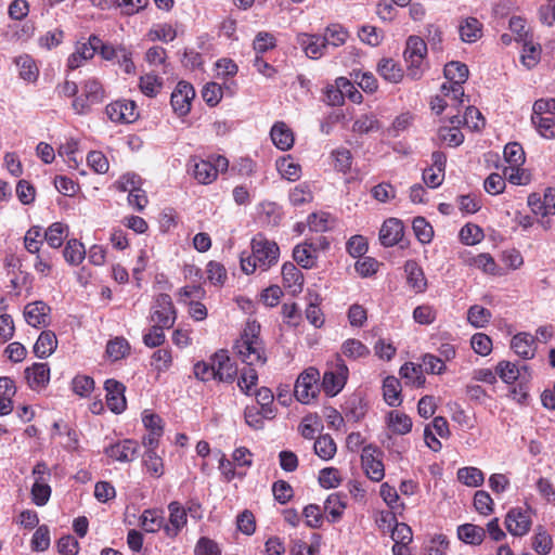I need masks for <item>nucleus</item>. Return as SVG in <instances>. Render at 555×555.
<instances>
[{
	"label": "nucleus",
	"mask_w": 555,
	"mask_h": 555,
	"mask_svg": "<svg viewBox=\"0 0 555 555\" xmlns=\"http://www.w3.org/2000/svg\"><path fill=\"white\" fill-rule=\"evenodd\" d=\"M349 370L344 360L338 356L335 362L328 367L322 379V388L330 397L336 396L344 388Z\"/></svg>",
	"instance_id": "39448f33"
},
{
	"label": "nucleus",
	"mask_w": 555,
	"mask_h": 555,
	"mask_svg": "<svg viewBox=\"0 0 555 555\" xmlns=\"http://www.w3.org/2000/svg\"><path fill=\"white\" fill-rule=\"evenodd\" d=\"M279 256L278 244L259 233L251 240V253L241 255V268L246 274L254 273L257 268L267 271L278 262Z\"/></svg>",
	"instance_id": "f257e3e1"
},
{
	"label": "nucleus",
	"mask_w": 555,
	"mask_h": 555,
	"mask_svg": "<svg viewBox=\"0 0 555 555\" xmlns=\"http://www.w3.org/2000/svg\"><path fill=\"white\" fill-rule=\"evenodd\" d=\"M504 159L511 168H520L526 160L522 146L518 142H509L503 151Z\"/></svg>",
	"instance_id": "a19ab883"
},
{
	"label": "nucleus",
	"mask_w": 555,
	"mask_h": 555,
	"mask_svg": "<svg viewBox=\"0 0 555 555\" xmlns=\"http://www.w3.org/2000/svg\"><path fill=\"white\" fill-rule=\"evenodd\" d=\"M320 372L315 367L306 369L295 383V396L304 404L310 403L319 393Z\"/></svg>",
	"instance_id": "20e7f679"
},
{
	"label": "nucleus",
	"mask_w": 555,
	"mask_h": 555,
	"mask_svg": "<svg viewBox=\"0 0 555 555\" xmlns=\"http://www.w3.org/2000/svg\"><path fill=\"white\" fill-rule=\"evenodd\" d=\"M163 86L162 78L153 74H146L140 78V89L150 98L156 96Z\"/></svg>",
	"instance_id": "680f3d73"
},
{
	"label": "nucleus",
	"mask_w": 555,
	"mask_h": 555,
	"mask_svg": "<svg viewBox=\"0 0 555 555\" xmlns=\"http://www.w3.org/2000/svg\"><path fill=\"white\" fill-rule=\"evenodd\" d=\"M491 312L487 308L474 305L467 311V320L475 328L485 327L491 319Z\"/></svg>",
	"instance_id": "de8ad7c7"
},
{
	"label": "nucleus",
	"mask_w": 555,
	"mask_h": 555,
	"mask_svg": "<svg viewBox=\"0 0 555 555\" xmlns=\"http://www.w3.org/2000/svg\"><path fill=\"white\" fill-rule=\"evenodd\" d=\"M412 228L416 238L422 244H428L431 242L434 237V229L424 217L414 218Z\"/></svg>",
	"instance_id": "5fc2aeb1"
},
{
	"label": "nucleus",
	"mask_w": 555,
	"mask_h": 555,
	"mask_svg": "<svg viewBox=\"0 0 555 555\" xmlns=\"http://www.w3.org/2000/svg\"><path fill=\"white\" fill-rule=\"evenodd\" d=\"M30 546L35 552H43L49 548L50 530L47 525H41L36 529L30 541Z\"/></svg>",
	"instance_id": "052dcab7"
},
{
	"label": "nucleus",
	"mask_w": 555,
	"mask_h": 555,
	"mask_svg": "<svg viewBox=\"0 0 555 555\" xmlns=\"http://www.w3.org/2000/svg\"><path fill=\"white\" fill-rule=\"evenodd\" d=\"M427 44L424 39L418 36H410L406 39L405 49L403 52L404 57H426Z\"/></svg>",
	"instance_id": "8fccbe9b"
},
{
	"label": "nucleus",
	"mask_w": 555,
	"mask_h": 555,
	"mask_svg": "<svg viewBox=\"0 0 555 555\" xmlns=\"http://www.w3.org/2000/svg\"><path fill=\"white\" fill-rule=\"evenodd\" d=\"M63 257L69 266H78L86 257V248L78 240H68L63 249Z\"/></svg>",
	"instance_id": "2f4dec72"
},
{
	"label": "nucleus",
	"mask_w": 555,
	"mask_h": 555,
	"mask_svg": "<svg viewBox=\"0 0 555 555\" xmlns=\"http://www.w3.org/2000/svg\"><path fill=\"white\" fill-rule=\"evenodd\" d=\"M56 347L57 338L54 332L43 331L35 343L34 353L40 359H46L55 351Z\"/></svg>",
	"instance_id": "a878e982"
},
{
	"label": "nucleus",
	"mask_w": 555,
	"mask_h": 555,
	"mask_svg": "<svg viewBox=\"0 0 555 555\" xmlns=\"http://www.w3.org/2000/svg\"><path fill=\"white\" fill-rule=\"evenodd\" d=\"M314 452L322 460L328 461L336 453V443L330 435L320 436L314 442Z\"/></svg>",
	"instance_id": "a18cd8bd"
},
{
	"label": "nucleus",
	"mask_w": 555,
	"mask_h": 555,
	"mask_svg": "<svg viewBox=\"0 0 555 555\" xmlns=\"http://www.w3.org/2000/svg\"><path fill=\"white\" fill-rule=\"evenodd\" d=\"M139 453V443L133 439H122L104 448V454L119 463L132 462Z\"/></svg>",
	"instance_id": "9d476101"
},
{
	"label": "nucleus",
	"mask_w": 555,
	"mask_h": 555,
	"mask_svg": "<svg viewBox=\"0 0 555 555\" xmlns=\"http://www.w3.org/2000/svg\"><path fill=\"white\" fill-rule=\"evenodd\" d=\"M293 258L300 267L311 269L317 263L318 247L308 242L299 244L293 250Z\"/></svg>",
	"instance_id": "4be33fe9"
},
{
	"label": "nucleus",
	"mask_w": 555,
	"mask_h": 555,
	"mask_svg": "<svg viewBox=\"0 0 555 555\" xmlns=\"http://www.w3.org/2000/svg\"><path fill=\"white\" fill-rule=\"evenodd\" d=\"M322 36L325 39L327 49H330L343 46L347 41L349 34L341 25L332 24L325 28Z\"/></svg>",
	"instance_id": "473e14b6"
},
{
	"label": "nucleus",
	"mask_w": 555,
	"mask_h": 555,
	"mask_svg": "<svg viewBox=\"0 0 555 555\" xmlns=\"http://www.w3.org/2000/svg\"><path fill=\"white\" fill-rule=\"evenodd\" d=\"M483 238L481 228L476 224H466L460 231V240L465 245H475Z\"/></svg>",
	"instance_id": "338daca9"
},
{
	"label": "nucleus",
	"mask_w": 555,
	"mask_h": 555,
	"mask_svg": "<svg viewBox=\"0 0 555 555\" xmlns=\"http://www.w3.org/2000/svg\"><path fill=\"white\" fill-rule=\"evenodd\" d=\"M51 308L42 300L29 302L24 308V318L28 325L40 328L49 325Z\"/></svg>",
	"instance_id": "4468645a"
},
{
	"label": "nucleus",
	"mask_w": 555,
	"mask_h": 555,
	"mask_svg": "<svg viewBox=\"0 0 555 555\" xmlns=\"http://www.w3.org/2000/svg\"><path fill=\"white\" fill-rule=\"evenodd\" d=\"M461 39L464 42L473 43L482 35V24L475 17H467L459 27Z\"/></svg>",
	"instance_id": "c756f323"
},
{
	"label": "nucleus",
	"mask_w": 555,
	"mask_h": 555,
	"mask_svg": "<svg viewBox=\"0 0 555 555\" xmlns=\"http://www.w3.org/2000/svg\"><path fill=\"white\" fill-rule=\"evenodd\" d=\"M553 546L551 535L539 526L537 532L532 538V548L540 555H547Z\"/></svg>",
	"instance_id": "864d4df0"
},
{
	"label": "nucleus",
	"mask_w": 555,
	"mask_h": 555,
	"mask_svg": "<svg viewBox=\"0 0 555 555\" xmlns=\"http://www.w3.org/2000/svg\"><path fill=\"white\" fill-rule=\"evenodd\" d=\"M457 537L466 544L479 545L486 537V530L474 524H464L457 527Z\"/></svg>",
	"instance_id": "cd10ccee"
},
{
	"label": "nucleus",
	"mask_w": 555,
	"mask_h": 555,
	"mask_svg": "<svg viewBox=\"0 0 555 555\" xmlns=\"http://www.w3.org/2000/svg\"><path fill=\"white\" fill-rule=\"evenodd\" d=\"M351 76L358 86L365 92L373 93L378 88V82L371 72L353 70Z\"/></svg>",
	"instance_id": "e2e57ef3"
},
{
	"label": "nucleus",
	"mask_w": 555,
	"mask_h": 555,
	"mask_svg": "<svg viewBox=\"0 0 555 555\" xmlns=\"http://www.w3.org/2000/svg\"><path fill=\"white\" fill-rule=\"evenodd\" d=\"M27 383L31 389L44 388L50 380L48 363L36 362L25 370Z\"/></svg>",
	"instance_id": "6ab92c4d"
},
{
	"label": "nucleus",
	"mask_w": 555,
	"mask_h": 555,
	"mask_svg": "<svg viewBox=\"0 0 555 555\" xmlns=\"http://www.w3.org/2000/svg\"><path fill=\"white\" fill-rule=\"evenodd\" d=\"M143 465L153 477L159 478L164 474L163 460L153 450L144 452Z\"/></svg>",
	"instance_id": "4d7b16f0"
},
{
	"label": "nucleus",
	"mask_w": 555,
	"mask_h": 555,
	"mask_svg": "<svg viewBox=\"0 0 555 555\" xmlns=\"http://www.w3.org/2000/svg\"><path fill=\"white\" fill-rule=\"evenodd\" d=\"M401 383L395 376H387L383 382V396L389 406H399L402 403Z\"/></svg>",
	"instance_id": "bb28decb"
},
{
	"label": "nucleus",
	"mask_w": 555,
	"mask_h": 555,
	"mask_svg": "<svg viewBox=\"0 0 555 555\" xmlns=\"http://www.w3.org/2000/svg\"><path fill=\"white\" fill-rule=\"evenodd\" d=\"M531 511L529 507H514L508 511L505 517V527L514 537L526 535L532 525Z\"/></svg>",
	"instance_id": "0eeeda50"
},
{
	"label": "nucleus",
	"mask_w": 555,
	"mask_h": 555,
	"mask_svg": "<svg viewBox=\"0 0 555 555\" xmlns=\"http://www.w3.org/2000/svg\"><path fill=\"white\" fill-rule=\"evenodd\" d=\"M400 376L416 388L423 387L426 382L422 365L413 362H406L400 367Z\"/></svg>",
	"instance_id": "e433bc0d"
},
{
	"label": "nucleus",
	"mask_w": 555,
	"mask_h": 555,
	"mask_svg": "<svg viewBox=\"0 0 555 555\" xmlns=\"http://www.w3.org/2000/svg\"><path fill=\"white\" fill-rule=\"evenodd\" d=\"M443 75L446 79L452 83H465L468 78L469 70L466 64L452 61L446 64Z\"/></svg>",
	"instance_id": "f704fd0d"
},
{
	"label": "nucleus",
	"mask_w": 555,
	"mask_h": 555,
	"mask_svg": "<svg viewBox=\"0 0 555 555\" xmlns=\"http://www.w3.org/2000/svg\"><path fill=\"white\" fill-rule=\"evenodd\" d=\"M104 389L106 391L105 397L108 409L116 414L124 412L127 408L125 385L116 379L109 378L105 380Z\"/></svg>",
	"instance_id": "ddd939ff"
},
{
	"label": "nucleus",
	"mask_w": 555,
	"mask_h": 555,
	"mask_svg": "<svg viewBox=\"0 0 555 555\" xmlns=\"http://www.w3.org/2000/svg\"><path fill=\"white\" fill-rule=\"evenodd\" d=\"M72 388L76 395L87 397L94 389V380L88 375H77L72 380Z\"/></svg>",
	"instance_id": "774afa93"
},
{
	"label": "nucleus",
	"mask_w": 555,
	"mask_h": 555,
	"mask_svg": "<svg viewBox=\"0 0 555 555\" xmlns=\"http://www.w3.org/2000/svg\"><path fill=\"white\" fill-rule=\"evenodd\" d=\"M105 113L113 122H132L139 115L131 100L115 101L105 107Z\"/></svg>",
	"instance_id": "9b49d317"
},
{
	"label": "nucleus",
	"mask_w": 555,
	"mask_h": 555,
	"mask_svg": "<svg viewBox=\"0 0 555 555\" xmlns=\"http://www.w3.org/2000/svg\"><path fill=\"white\" fill-rule=\"evenodd\" d=\"M388 426L392 433L405 435L412 429V420L409 415L393 410L388 413Z\"/></svg>",
	"instance_id": "c9c22d12"
},
{
	"label": "nucleus",
	"mask_w": 555,
	"mask_h": 555,
	"mask_svg": "<svg viewBox=\"0 0 555 555\" xmlns=\"http://www.w3.org/2000/svg\"><path fill=\"white\" fill-rule=\"evenodd\" d=\"M341 352L349 359L357 360L370 354V349L360 340L350 338L344 341Z\"/></svg>",
	"instance_id": "09e8293b"
},
{
	"label": "nucleus",
	"mask_w": 555,
	"mask_h": 555,
	"mask_svg": "<svg viewBox=\"0 0 555 555\" xmlns=\"http://www.w3.org/2000/svg\"><path fill=\"white\" fill-rule=\"evenodd\" d=\"M67 235L68 227L62 222H54L44 231L43 240L51 248L57 249L63 245Z\"/></svg>",
	"instance_id": "c85d7f7f"
},
{
	"label": "nucleus",
	"mask_w": 555,
	"mask_h": 555,
	"mask_svg": "<svg viewBox=\"0 0 555 555\" xmlns=\"http://www.w3.org/2000/svg\"><path fill=\"white\" fill-rule=\"evenodd\" d=\"M105 98L104 89L96 79H88L82 86V92L73 101V109L78 115H87L93 105L100 104Z\"/></svg>",
	"instance_id": "7ed1b4c3"
},
{
	"label": "nucleus",
	"mask_w": 555,
	"mask_h": 555,
	"mask_svg": "<svg viewBox=\"0 0 555 555\" xmlns=\"http://www.w3.org/2000/svg\"><path fill=\"white\" fill-rule=\"evenodd\" d=\"M531 121L541 137L544 139L555 138V117L532 114Z\"/></svg>",
	"instance_id": "79ce46f5"
},
{
	"label": "nucleus",
	"mask_w": 555,
	"mask_h": 555,
	"mask_svg": "<svg viewBox=\"0 0 555 555\" xmlns=\"http://www.w3.org/2000/svg\"><path fill=\"white\" fill-rule=\"evenodd\" d=\"M151 310V320L155 324L167 328L173 326L177 312L172 299L168 294L163 293L157 295Z\"/></svg>",
	"instance_id": "423d86ee"
},
{
	"label": "nucleus",
	"mask_w": 555,
	"mask_h": 555,
	"mask_svg": "<svg viewBox=\"0 0 555 555\" xmlns=\"http://www.w3.org/2000/svg\"><path fill=\"white\" fill-rule=\"evenodd\" d=\"M313 198L312 192L308 184L301 183L296 185L289 192V202L293 206H301L310 203Z\"/></svg>",
	"instance_id": "0e129e2a"
},
{
	"label": "nucleus",
	"mask_w": 555,
	"mask_h": 555,
	"mask_svg": "<svg viewBox=\"0 0 555 555\" xmlns=\"http://www.w3.org/2000/svg\"><path fill=\"white\" fill-rule=\"evenodd\" d=\"M511 348L520 358L532 359L535 354V338L529 333H518L513 336Z\"/></svg>",
	"instance_id": "aec40b11"
},
{
	"label": "nucleus",
	"mask_w": 555,
	"mask_h": 555,
	"mask_svg": "<svg viewBox=\"0 0 555 555\" xmlns=\"http://www.w3.org/2000/svg\"><path fill=\"white\" fill-rule=\"evenodd\" d=\"M282 279L284 287L289 288L293 294L301 292L304 275L293 262H285L283 264Z\"/></svg>",
	"instance_id": "b1692460"
},
{
	"label": "nucleus",
	"mask_w": 555,
	"mask_h": 555,
	"mask_svg": "<svg viewBox=\"0 0 555 555\" xmlns=\"http://www.w3.org/2000/svg\"><path fill=\"white\" fill-rule=\"evenodd\" d=\"M208 281L214 285H223L227 280V270L218 261L211 260L206 266Z\"/></svg>",
	"instance_id": "69168bd1"
},
{
	"label": "nucleus",
	"mask_w": 555,
	"mask_h": 555,
	"mask_svg": "<svg viewBox=\"0 0 555 555\" xmlns=\"http://www.w3.org/2000/svg\"><path fill=\"white\" fill-rule=\"evenodd\" d=\"M15 63L20 69V77L23 80L28 82H34L37 80L39 70L35 61L29 55L18 56Z\"/></svg>",
	"instance_id": "37998d69"
},
{
	"label": "nucleus",
	"mask_w": 555,
	"mask_h": 555,
	"mask_svg": "<svg viewBox=\"0 0 555 555\" xmlns=\"http://www.w3.org/2000/svg\"><path fill=\"white\" fill-rule=\"evenodd\" d=\"M130 351V345L124 337H116L109 340L106 346V353L113 361L125 358Z\"/></svg>",
	"instance_id": "603ef678"
},
{
	"label": "nucleus",
	"mask_w": 555,
	"mask_h": 555,
	"mask_svg": "<svg viewBox=\"0 0 555 555\" xmlns=\"http://www.w3.org/2000/svg\"><path fill=\"white\" fill-rule=\"evenodd\" d=\"M378 74L387 81L398 83L403 78V70L392 59H382L377 65Z\"/></svg>",
	"instance_id": "7c9ffc66"
},
{
	"label": "nucleus",
	"mask_w": 555,
	"mask_h": 555,
	"mask_svg": "<svg viewBox=\"0 0 555 555\" xmlns=\"http://www.w3.org/2000/svg\"><path fill=\"white\" fill-rule=\"evenodd\" d=\"M141 527L150 533L159 531L165 526V518L156 509H146L140 517Z\"/></svg>",
	"instance_id": "4c0bfd02"
},
{
	"label": "nucleus",
	"mask_w": 555,
	"mask_h": 555,
	"mask_svg": "<svg viewBox=\"0 0 555 555\" xmlns=\"http://www.w3.org/2000/svg\"><path fill=\"white\" fill-rule=\"evenodd\" d=\"M346 503L339 493H332L324 502V512L330 522H336L343 515Z\"/></svg>",
	"instance_id": "72a5a7b5"
},
{
	"label": "nucleus",
	"mask_w": 555,
	"mask_h": 555,
	"mask_svg": "<svg viewBox=\"0 0 555 555\" xmlns=\"http://www.w3.org/2000/svg\"><path fill=\"white\" fill-rule=\"evenodd\" d=\"M439 140L447 143L449 146H459L464 141V134L459 127L442 126L438 130Z\"/></svg>",
	"instance_id": "13d9d810"
},
{
	"label": "nucleus",
	"mask_w": 555,
	"mask_h": 555,
	"mask_svg": "<svg viewBox=\"0 0 555 555\" xmlns=\"http://www.w3.org/2000/svg\"><path fill=\"white\" fill-rule=\"evenodd\" d=\"M404 272L406 274V282L411 288L416 293H424L427 287V281L423 269L415 260H408L404 263Z\"/></svg>",
	"instance_id": "5701e85b"
},
{
	"label": "nucleus",
	"mask_w": 555,
	"mask_h": 555,
	"mask_svg": "<svg viewBox=\"0 0 555 555\" xmlns=\"http://www.w3.org/2000/svg\"><path fill=\"white\" fill-rule=\"evenodd\" d=\"M541 51V46L539 43H533L531 38L522 42V52L520 56L522 65L528 69L533 68L540 62Z\"/></svg>",
	"instance_id": "ea45409f"
},
{
	"label": "nucleus",
	"mask_w": 555,
	"mask_h": 555,
	"mask_svg": "<svg viewBox=\"0 0 555 555\" xmlns=\"http://www.w3.org/2000/svg\"><path fill=\"white\" fill-rule=\"evenodd\" d=\"M195 96L193 86L184 80L177 83L170 98V103L175 113L181 117L186 116L191 111V103Z\"/></svg>",
	"instance_id": "1a4fd4ad"
},
{
	"label": "nucleus",
	"mask_w": 555,
	"mask_h": 555,
	"mask_svg": "<svg viewBox=\"0 0 555 555\" xmlns=\"http://www.w3.org/2000/svg\"><path fill=\"white\" fill-rule=\"evenodd\" d=\"M306 300V319L311 325H313L317 328H320L324 324V314L320 308L322 297L318 292L308 289Z\"/></svg>",
	"instance_id": "a211bd4d"
},
{
	"label": "nucleus",
	"mask_w": 555,
	"mask_h": 555,
	"mask_svg": "<svg viewBox=\"0 0 555 555\" xmlns=\"http://www.w3.org/2000/svg\"><path fill=\"white\" fill-rule=\"evenodd\" d=\"M191 164L193 177L202 184H209L217 179V168L209 160L193 159Z\"/></svg>",
	"instance_id": "393cba45"
},
{
	"label": "nucleus",
	"mask_w": 555,
	"mask_h": 555,
	"mask_svg": "<svg viewBox=\"0 0 555 555\" xmlns=\"http://www.w3.org/2000/svg\"><path fill=\"white\" fill-rule=\"evenodd\" d=\"M297 43L310 59L318 60L327 53L328 49L322 35L299 34Z\"/></svg>",
	"instance_id": "2eb2a0df"
},
{
	"label": "nucleus",
	"mask_w": 555,
	"mask_h": 555,
	"mask_svg": "<svg viewBox=\"0 0 555 555\" xmlns=\"http://www.w3.org/2000/svg\"><path fill=\"white\" fill-rule=\"evenodd\" d=\"M258 383V373L253 366H248L242 370L241 375L237 379V386L243 393L246 396L251 395V388Z\"/></svg>",
	"instance_id": "6e6d98bb"
},
{
	"label": "nucleus",
	"mask_w": 555,
	"mask_h": 555,
	"mask_svg": "<svg viewBox=\"0 0 555 555\" xmlns=\"http://www.w3.org/2000/svg\"><path fill=\"white\" fill-rule=\"evenodd\" d=\"M55 253L49 251V250H41L36 254V260L34 263V268L37 273L41 274L42 276L50 275L52 268H53V259H54Z\"/></svg>",
	"instance_id": "bf43d9fd"
},
{
	"label": "nucleus",
	"mask_w": 555,
	"mask_h": 555,
	"mask_svg": "<svg viewBox=\"0 0 555 555\" xmlns=\"http://www.w3.org/2000/svg\"><path fill=\"white\" fill-rule=\"evenodd\" d=\"M380 451L373 447L367 446L363 448L361 460L367 477L373 481H380L384 478L385 469L384 464L378 456Z\"/></svg>",
	"instance_id": "f8f14e48"
},
{
	"label": "nucleus",
	"mask_w": 555,
	"mask_h": 555,
	"mask_svg": "<svg viewBox=\"0 0 555 555\" xmlns=\"http://www.w3.org/2000/svg\"><path fill=\"white\" fill-rule=\"evenodd\" d=\"M210 360L214 363L216 380L220 383H232L237 375L236 363L230 358L228 350L216 351Z\"/></svg>",
	"instance_id": "6e6552de"
},
{
	"label": "nucleus",
	"mask_w": 555,
	"mask_h": 555,
	"mask_svg": "<svg viewBox=\"0 0 555 555\" xmlns=\"http://www.w3.org/2000/svg\"><path fill=\"white\" fill-rule=\"evenodd\" d=\"M273 144L281 151H287L294 145V134L287 125L283 121H276L270 131Z\"/></svg>",
	"instance_id": "412c9836"
},
{
	"label": "nucleus",
	"mask_w": 555,
	"mask_h": 555,
	"mask_svg": "<svg viewBox=\"0 0 555 555\" xmlns=\"http://www.w3.org/2000/svg\"><path fill=\"white\" fill-rule=\"evenodd\" d=\"M169 522L165 524L164 531L169 538H176L188 522L184 507L177 501L168 504Z\"/></svg>",
	"instance_id": "dca6fc26"
},
{
	"label": "nucleus",
	"mask_w": 555,
	"mask_h": 555,
	"mask_svg": "<svg viewBox=\"0 0 555 555\" xmlns=\"http://www.w3.org/2000/svg\"><path fill=\"white\" fill-rule=\"evenodd\" d=\"M456 476L459 481L467 487L476 488L481 486L485 481V474L482 470L474 466L460 468Z\"/></svg>",
	"instance_id": "58836bf2"
},
{
	"label": "nucleus",
	"mask_w": 555,
	"mask_h": 555,
	"mask_svg": "<svg viewBox=\"0 0 555 555\" xmlns=\"http://www.w3.org/2000/svg\"><path fill=\"white\" fill-rule=\"evenodd\" d=\"M404 232V225L397 218H389L384 221L379 230V241L385 247H391L400 243Z\"/></svg>",
	"instance_id": "f3484780"
},
{
	"label": "nucleus",
	"mask_w": 555,
	"mask_h": 555,
	"mask_svg": "<svg viewBox=\"0 0 555 555\" xmlns=\"http://www.w3.org/2000/svg\"><path fill=\"white\" fill-rule=\"evenodd\" d=\"M260 325L256 322L247 323L233 349L242 362L248 366L263 365L267 362L263 341L259 336Z\"/></svg>",
	"instance_id": "f03ea898"
},
{
	"label": "nucleus",
	"mask_w": 555,
	"mask_h": 555,
	"mask_svg": "<svg viewBox=\"0 0 555 555\" xmlns=\"http://www.w3.org/2000/svg\"><path fill=\"white\" fill-rule=\"evenodd\" d=\"M51 492L47 478L38 477L31 487V500L37 506H43L48 503Z\"/></svg>",
	"instance_id": "c03bdc74"
},
{
	"label": "nucleus",
	"mask_w": 555,
	"mask_h": 555,
	"mask_svg": "<svg viewBox=\"0 0 555 555\" xmlns=\"http://www.w3.org/2000/svg\"><path fill=\"white\" fill-rule=\"evenodd\" d=\"M276 167L282 177L289 181H296L300 178L301 167L289 156L278 160Z\"/></svg>",
	"instance_id": "3c124183"
},
{
	"label": "nucleus",
	"mask_w": 555,
	"mask_h": 555,
	"mask_svg": "<svg viewBox=\"0 0 555 555\" xmlns=\"http://www.w3.org/2000/svg\"><path fill=\"white\" fill-rule=\"evenodd\" d=\"M527 370V365L518 367L509 361H501L496 365V374L506 384H513L520 376V370Z\"/></svg>",
	"instance_id": "49530a36"
}]
</instances>
